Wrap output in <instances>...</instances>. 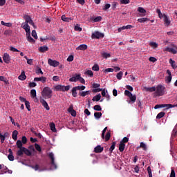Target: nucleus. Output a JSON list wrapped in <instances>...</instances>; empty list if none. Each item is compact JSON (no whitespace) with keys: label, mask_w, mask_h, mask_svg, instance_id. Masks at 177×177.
I'll list each match as a JSON object with an SVG mask.
<instances>
[{"label":"nucleus","mask_w":177,"mask_h":177,"mask_svg":"<svg viewBox=\"0 0 177 177\" xmlns=\"http://www.w3.org/2000/svg\"><path fill=\"white\" fill-rule=\"evenodd\" d=\"M166 88L162 86V84H158L156 88V91L154 93L155 97L164 96L165 95Z\"/></svg>","instance_id":"f257e3e1"},{"label":"nucleus","mask_w":177,"mask_h":177,"mask_svg":"<svg viewBox=\"0 0 177 177\" xmlns=\"http://www.w3.org/2000/svg\"><path fill=\"white\" fill-rule=\"evenodd\" d=\"M52 93H53V91L48 86L44 87L41 91V95L43 96L44 99H52Z\"/></svg>","instance_id":"f03ea898"},{"label":"nucleus","mask_w":177,"mask_h":177,"mask_svg":"<svg viewBox=\"0 0 177 177\" xmlns=\"http://www.w3.org/2000/svg\"><path fill=\"white\" fill-rule=\"evenodd\" d=\"M70 88H71V86H63L62 84H58L55 86V91L57 92H68V91H70Z\"/></svg>","instance_id":"7ed1b4c3"},{"label":"nucleus","mask_w":177,"mask_h":177,"mask_svg":"<svg viewBox=\"0 0 177 177\" xmlns=\"http://www.w3.org/2000/svg\"><path fill=\"white\" fill-rule=\"evenodd\" d=\"M171 46L172 48L166 47L164 49V52H169L170 53H172L173 55L177 54V46L175 44H171Z\"/></svg>","instance_id":"20e7f679"},{"label":"nucleus","mask_w":177,"mask_h":177,"mask_svg":"<svg viewBox=\"0 0 177 177\" xmlns=\"http://www.w3.org/2000/svg\"><path fill=\"white\" fill-rule=\"evenodd\" d=\"M91 38L93 39H100V38H104V34L99 31H95L93 33H92Z\"/></svg>","instance_id":"39448f33"},{"label":"nucleus","mask_w":177,"mask_h":177,"mask_svg":"<svg viewBox=\"0 0 177 177\" xmlns=\"http://www.w3.org/2000/svg\"><path fill=\"white\" fill-rule=\"evenodd\" d=\"M24 19L26 20L24 23L25 26H28V24H30V26H35L34 21H32V19H31V17H30L29 15H25Z\"/></svg>","instance_id":"423d86ee"},{"label":"nucleus","mask_w":177,"mask_h":177,"mask_svg":"<svg viewBox=\"0 0 177 177\" xmlns=\"http://www.w3.org/2000/svg\"><path fill=\"white\" fill-rule=\"evenodd\" d=\"M48 156H49V158H50V160H51V165L53 167V169H57V165L55 162V155L53 154V153H52V152L50 153Z\"/></svg>","instance_id":"0eeeda50"},{"label":"nucleus","mask_w":177,"mask_h":177,"mask_svg":"<svg viewBox=\"0 0 177 177\" xmlns=\"http://www.w3.org/2000/svg\"><path fill=\"white\" fill-rule=\"evenodd\" d=\"M48 63L52 67H57L60 64V62L56 60H52V59H48Z\"/></svg>","instance_id":"6e6552de"},{"label":"nucleus","mask_w":177,"mask_h":177,"mask_svg":"<svg viewBox=\"0 0 177 177\" xmlns=\"http://www.w3.org/2000/svg\"><path fill=\"white\" fill-rule=\"evenodd\" d=\"M40 103L42 104L44 109H46V110H50V108L49 107V105L48 104V102H46L45 99L40 97Z\"/></svg>","instance_id":"1a4fd4ad"},{"label":"nucleus","mask_w":177,"mask_h":177,"mask_svg":"<svg viewBox=\"0 0 177 177\" xmlns=\"http://www.w3.org/2000/svg\"><path fill=\"white\" fill-rule=\"evenodd\" d=\"M166 107V109L168 110V109H173V107H175L174 104H159V109H164Z\"/></svg>","instance_id":"9d476101"},{"label":"nucleus","mask_w":177,"mask_h":177,"mask_svg":"<svg viewBox=\"0 0 177 177\" xmlns=\"http://www.w3.org/2000/svg\"><path fill=\"white\" fill-rule=\"evenodd\" d=\"M3 60L6 63V64H9V63H10V56L9 54H8V53H4L3 56Z\"/></svg>","instance_id":"9b49d317"},{"label":"nucleus","mask_w":177,"mask_h":177,"mask_svg":"<svg viewBox=\"0 0 177 177\" xmlns=\"http://www.w3.org/2000/svg\"><path fill=\"white\" fill-rule=\"evenodd\" d=\"M103 150H104V148L103 147L100 145H97L94 148V153H102Z\"/></svg>","instance_id":"f8f14e48"},{"label":"nucleus","mask_w":177,"mask_h":177,"mask_svg":"<svg viewBox=\"0 0 177 177\" xmlns=\"http://www.w3.org/2000/svg\"><path fill=\"white\" fill-rule=\"evenodd\" d=\"M68 111L70 113L72 117H77V111L73 109V106L68 109Z\"/></svg>","instance_id":"ddd939ff"},{"label":"nucleus","mask_w":177,"mask_h":177,"mask_svg":"<svg viewBox=\"0 0 177 177\" xmlns=\"http://www.w3.org/2000/svg\"><path fill=\"white\" fill-rule=\"evenodd\" d=\"M34 81L35 82H38V81H41L42 84H45V82H46V77H35Z\"/></svg>","instance_id":"4468645a"},{"label":"nucleus","mask_w":177,"mask_h":177,"mask_svg":"<svg viewBox=\"0 0 177 177\" xmlns=\"http://www.w3.org/2000/svg\"><path fill=\"white\" fill-rule=\"evenodd\" d=\"M163 20L165 21V24L168 27L169 24H171V21H169V18H168V16L167 15L164 14L163 15Z\"/></svg>","instance_id":"2eb2a0df"},{"label":"nucleus","mask_w":177,"mask_h":177,"mask_svg":"<svg viewBox=\"0 0 177 177\" xmlns=\"http://www.w3.org/2000/svg\"><path fill=\"white\" fill-rule=\"evenodd\" d=\"M9 155L8 158L10 161H15V156H13V152L12 151V149H8Z\"/></svg>","instance_id":"dca6fc26"},{"label":"nucleus","mask_w":177,"mask_h":177,"mask_svg":"<svg viewBox=\"0 0 177 177\" xmlns=\"http://www.w3.org/2000/svg\"><path fill=\"white\" fill-rule=\"evenodd\" d=\"M23 28H24V30H25V31L26 32V35H31V30L30 29L29 25H24Z\"/></svg>","instance_id":"f3484780"},{"label":"nucleus","mask_w":177,"mask_h":177,"mask_svg":"<svg viewBox=\"0 0 177 177\" xmlns=\"http://www.w3.org/2000/svg\"><path fill=\"white\" fill-rule=\"evenodd\" d=\"M88 46L86 44H81L76 48V50H86Z\"/></svg>","instance_id":"a211bd4d"},{"label":"nucleus","mask_w":177,"mask_h":177,"mask_svg":"<svg viewBox=\"0 0 177 177\" xmlns=\"http://www.w3.org/2000/svg\"><path fill=\"white\" fill-rule=\"evenodd\" d=\"M39 50L41 53H45V52H48V50H49V48H48L47 46H43L39 48Z\"/></svg>","instance_id":"6ab92c4d"},{"label":"nucleus","mask_w":177,"mask_h":177,"mask_svg":"<svg viewBox=\"0 0 177 177\" xmlns=\"http://www.w3.org/2000/svg\"><path fill=\"white\" fill-rule=\"evenodd\" d=\"M18 78L21 81H24L25 80H26L27 76H26V73L24 72V71L21 72V75L18 77Z\"/></svg>","instance_id":"aec40b11"},{"label":"nucleus","mask_w":177,"mask_h":177,"mask_svg":"<svg viewBox=\"0 0 177 177\" xmlns=\"http://www.w3.org/2000/svg\"><path fill=\"white\" fill-rule=\"evenodd\" d=\"M102 99V95L100 94H97V95L94 96L92 99L93 102H99Z\"/></svg>","instance_id":"412c9836"},{"label":"nucleus","mask_w":177,"mask_h":177,"mask_svg":"<svg viewBox=\"0 0 177 177\" xmlns=\"http://www.w3.org/2000/svg\"><path fill=\"white\" fill-rule=\"evenodd\" d=\"M125 150V144L124 142H120L119 145V151L122 153Z\"/></svg>","instance_id":"4be33fe9"},{"label":"nucleus","mask_w":177,"mask_h":177,"mask_svg":"<svg viewBox=\"0 0 177 177\" xmlns=\"http://www.w3.org/2000/svg\"><path fill=\"white\" fill-rule=\"evenodd\" d=\"M130 99L129 103H135L136 102V95H132L129 97Z\"/></svg>","instance_id":"5701e85b"},{"label":"nucleus","mask_w":177,"mask_h":177,"mask_svg":"<svg viewBox=\"0 0 177 177\" xmlns=\"http://www.w3.org/2000/svg\"><path fill=\"white\" fill-rule=\"evenodd\" d=\"M17 135H19V131H17V130H15L12 132V138L13 140H16L17 139Z\"/></svg>","instance_id":"b1692460"},{"label":"nucleus","mask_w":177,"mask_h":177,"mask_svg":"<svg viewBox=\"0 0 177 177\" xmlns=\"http://www.w3.org/2000/svg\"><path fill=\"white\" fill-rule=\"evenodd\" d=\"M61 19L63 21H66L67 23L71 21V17H66L64 15L61 17Z\"/></svg>","instance_id":"393cba45"},{"label":"nucleus","mask_w":177,"mask_h":177,"mask_svg":"<svg viewBox=\"0 0 177 177\" xmlns=\"http://www.w3.org/2000/svg\"><path fill=\"white\" fill-rule=\"evenodd\" d=\"M17 147L18 149H24V147H23V142L20 140H18L17 141Z\"/></svg>","instance_id":"a878e982"},{"label":"nucleus","mask_w":177,"mask_h":177,"mask_svg":"<svg viewBox=\"0 0 177 177\" xmlns=\"http://www.w3.org/2000/svg\"><path fill=\"white\" fill-rule=\"evenodd\" d=\"M30 96L32 99H35V97H37V91H35V89H32L30 91Z\"/></svg>","instance_id":"bb28decb"},{"label":"nucleus","mask_w":177,"mask_h":177,"mask_svg":"<svg viewBox=\"0 0 177 177\" xmlns=\"http://www.w3.org/2000/svg\"><path fill=\"white\" fill-rule=\"evenodd\" d=\"M169 63H170L172 68H174V70H176V68H177V66L175 64V61L174 60H172V59H169Z\"/></svg>","instance_id":"cd10ccee"},{"label":"nucleus","mask_w":177,"mask_h":177,"mask_svg":"<svg viewBox=\"0 0 177 177\" xmlns=\"http://www.w3.org/2000/svg\"><path fill=\"white\" fill-rule=\"evenodd\" d=\"M89 93H91L90 91H82L80 92L79 93L80 96H82V97H85V96H86V95H89Z\"/></svg>","instance_id":"c85d7f7f"},{"label":"nucleus","mask_w":177,"mask_h":177,"mask_svg":"<svg viewBox=\"0 0 177 177\" xmlns=\"http://www.w3.org/2000/svg\"><path fill=\"white\" fill-rule=\"evenodd\" d=\"M23 154H24V149H23V148H21L19 149V150L17 151V156H18L19 157H21Z\"/></svg>","instance_id":"c756f323"},{"label":"nucleus","mask_w":177,"mask_h":177,"mask_svg":"<svg viewBox=\"0 0 177 177\" xmlns=\"http://www.w3.org/2000/svg\"><path fill=\"white\" fill-rule=\"evenodd\" d=\"M70 82H77L78 81V75L73 76L69 79Z\"/></svg>","instance_id":"7c9ffc66"},{"label":"nucleus","mask_w":177,"mask_h":177,"mask_svg":"<svg viewBox=\"0 0 177 177\" xmlns=\"http://www.w3.org/2000/svg\"><path fill=\"white\" fill-rule=\"evenodd\" d=\"M77 91H78V90L76 86L73 88L72 96H73V97H77Z\"/></svg>","instance_id":"2f4dec72"},{"label":"nucleus","mask_w":177,"mask_h":177,"mask_svg":"<svg viewBox=\"0 0 177 177\" xmlns=\"http://www.w3.org/2000/svg\"><path fill=\"white\" fill-rule=\"evenodd\" d=\"M10 119L13 125H15V127H18V128H20V124H19V123H16L15 122V119L12 118V116H10Z\"/></svg>","instance_id":"473e14b6"},{"label":"nucleus","mask_w":177,"mask_h":177,"mask_svg":"<svg viewBox=\"0 0 177 177\" xmlns=\"http://www.w3.org/2000/svg\"><path fill=\"white\" fill-rule=\"evenodd\" d=\"M23 150H24V154H26V156H31V152L30 151L29 149L24 147V148H23Z\"/></svg>","instance_id":"72a5a7b5"},{"label":"nucleus","mask_w":177,"mask_h":177,"mask_svg":"<svg viewBox=\"0 0 177 177\" xmlns=\"http://www.w3.org/2000/svg\"><path fill=\"white\" fill-rule=\"evenodd\" d=\"M140 147L142 149V150H144L145 151L147 150V145H146L145 142H140Z\"/></svg>","instance_id":"f704fd0d"},{"label":"nucleus","mask_w":177,"mask_h":177,"mask_svg":"<svg viewBox=\"0 0 177 177\" xmlns=\"http://www.w3.org/2000/svg\"><path fill=\"white\" fill-rule=\"evenodd\" d=\"M94 117L97 120H99V118H102V113H101V112H95L94 113Z\"/></svg>","instance_id":"c9c22d12"},{"label":"nucleus","mask_w":177,"mask_h":177,"mask_svg":"<svg viewBox=\"0 0 177 177\" xmlns=\"http://www.w3.org/2000/svg\"><path fill=\"white\" fill-rule=\"evenodd\" d=\"M164 115H165V112L162 111L157 115L156 118L157 120H160V118H162Z\"/></svg>","instance_id":"e433bc0d"},{"label":"nucleus","mask_w":177,"mask_h":177,"mask_svg":"<svg viewBox=\"0 0 177 177\" xmlns=\"http://www.w3.org/2000/svg\"><path fill=\"white\" fill-rule=\"evenodd\" d=\"M156 86L147 87L145 89L147 92H156Z\"/></svg>","instance_id":"4c0bfd02"},{"label":"nucleus","mask_w":177,"mask_h":177,"mask_svg":"<svg viewBox=\"0 0 177 177\" xmlns=\"http://www.w3.org/2000/svg\"><path fill=\"white\" fill-rule=\"evenodd\" d=\"M149 18H140L138 19V23H145L146 21H149Z\"/></svg>","instance_id":"58836bf2"},{"label":"nucleus","mask_w":177,"mask_h":177,"mask_svg":"<svg viewBox=\"0 0 177 177\" xmlns=\"http://www.w3.org/2000/svg\"><path fill=\"white\" fill-rule=\"evenodd\" d=\"M26 37H27V40L28 41V42H32V43L35 42V40L33 39L32 37H31V35H26Z\"/></svg>","instance_id":"ea45409f"},{"label":"nucleus","mask_w":177,"mask_h":177,"mask_svg":"<svg viewBox=\"0 0 177 177\" xmlns=\"http://www.w3.org/2000/svg\"><path fill=\"white\" fill-rule=\"evenodd\" d=\"M93 110L95 111H102V106H100V105H95L93 106Z\"/></svg>","instance_id":"a19ab883"},{"label":"nucleus","mask_w":177,"mask_h":177,"mask_svg":"<svg viewBox=\"0 0 177 177\" xmlns=\"http://www.w3.org/2000/svg\"><path fill=\"white\" fill-rule=\"evenodd\" d=\"M35 147L36 149V150L37 151H39V153H41V151H42V149L41 148V146L37 143L35 144Z\"/></svg>","instance_id":"79ce46f5"},{"label":"nucleus","mask_w":177,"mask_h":177,"mask_svg":"<svg viewBox=\"0 0 177 177\" xmlns=\"http://www.w3.org/2000/svg\"><path fill=\"white\" fill-rule=\"evenodd\" d=\"M115 149V142H113L111 147L109 148V151L113 153V150Z\"/></svg>","instance_id":"37998d69"},{"label":"nucleus","mask_w":177,"mask_h":177,"mask_svg":"<svg viewBox=\"0 0 177 177\" xmlns=\"http://www.w3.org/2000/svg\"><path fill=\"white\" fill-rule=\"evenodd\" d=\"M50 127L53 132H56V126L55 125V123H51Z\"/></svg>","instance_id":"c03bdc74"},{"label":"nucleus","mask_w":177,"mask_h":177,"mask_svg":"<svg viewBox=\"0 0 177 177\" xmlns=\"http://www.w3.org/2000/svg\"><path fill=\"white\" fill-rule=\"evenodd\" d=\"M36 74H41V75H44V72L42 71V70L41 69V68L37 67L36 68Z\"/></svg>","instance_id":"a18cd8bd"},{"label":"nucleus","mask_w":177,"mask_h":177,"mask_svg":"<svg viewBox=\"0 0 177 177\" xmlns=\"http://www.w3.org/2000/svg\"><path fill=\"white\" fill-rule=\"evenodd\" d=\"M78 78H77V81H80V82H81V84H85V80H84L82 77L81 75H78Z\"/></svg>","instance_id":"49530a36"},{"label":"nucleus","mask_w":177,"mask_h":177,"mask_svg":"<svg viewBox=\"0 0 177 177\" xmlns=\"http://www.w3.org/2000/svg\"><path fill=\"white\" fill-rule=\"evenodd\" d=\"M32 37H33L35 39H38V36L37 35V31H35V30H32Z\"/></svg>","instance_id":"de8ad7c7"},{"label":"nucleus","mask_w":177,"mask_h":177,"mask_svg":"<svg viewBox=\"0 0 177 177\" xmlns=\"http://www.w3.org/2000/svg\"><path fill=\"white\" fill-rule=\"evenodd\" d=\"M122 75H123V73L122 71H120L117 74L116 77L118 80H122Z\"/></svg>","instance_id":"09e8293b"},{"label":"nucleus","mask_w":177,"mask_h":177,"mask_svg":"<svg viewBox=\"0 0 177 177\" xmlns=\"http://www.w3.org/2000/svg\"><path fill=\"white\" fill-rule=\"evenodd\" d=\"M102 57H104V59H107L109 57H110L111 55H110V53H103L102 55Z\"/></svg>","instance_id":"8fccbe9b"},{"label":"nucleus","mask_w":177,"mask_h":177,"mask_svg":"<svg viewBox=\"0 0 177 177\" xmlns=\"http://www.w3.org/2000/svg\"><path fill=\"white\" fill-rule=\"evenodd\" d=\"M0 81H3L5 84H9V81L6 80V77L3 76H0Z\"/></svg>","instance_id":"3c124183"},{"label":"nucleus","mask_w":177,"mask_h":177,"mask_svg":"<svg viewBox=\"0 0 177 177\" xmlns=\"http://www.w3.org/2000/svg\"><path fill=\"white\" fill-rule=\"evenodd\" d=\"M102 21V17L99 16L93 19L94 23H97Z\"/></svg>","instance_id":"603ef678"},{"label":"nucleus","mask_w":177,"mask_h":177,"mask_svg":"<svg viewBox=\"0 0 177 177\" xmlns=\"http://www.w3.org/2000/svg\"><path fill=\"white\" fill-rule=\"evenodd\" d=\"M129 140V138H128L127 137H124L122 141L120 142V143H123L124 145H125V143H128Z\"/></svg>","instance_id":"864d4df0"},{"label":"nucleus","mask_w":177,"mask_h":177,"mask_svg":"<svg viewBox=\"0 0 177 177\" xmlns=\"http://www.w3.org/2000/svg\"><path fill=\"white\" fill-rule=\"evenodd\" d=\"M12 31L10 30H6L4 31V35H12Z\"/></svg>","instance_id":"5fc2aeb1"},{"label":"nucleus","mask_w":177,"mask_h":177,"mask_svg":"<svg viewBox=\"0 0 177 177\" xmlns=\"http://www.w3.org/2000/svg\"><path fill=\"white\" fill-rule=\"evenodd\" d=\"M124 95H125V96H128V97H129L130 96H132V93H131L128 90H125L124 91Z\"/></svg>","instance_id":"6e6d98bb"},{"label":"nucleus","mask_w":177,"mask_h":177,"mask_svg":"<svg viewBox=\"0 0 177 177\" xmlns=\"http://www.w3.org/2000/svg\"><path fill=\"white\" fill-rule=\"evenodd\" d=\"M110 136H111L110 132L106 133L105 136V142L110 140Z\"/></svg>","instance_id":"4d7b16f0"},{"label":"nucleus","mask_w":177,"mask_h":177,"mask_svg":"<svg viewBox=\"0 0 177 177\" xmlns=\"http://www.w3.org/2000/svg\"><path fill=\"white\" fill-rule=\"evenodd\" d=\"M149 45L150 46H152V48H158V44L154 41L151 42Z\"/></svg>","instance_id":"13d9d810"},{"label":"nucleus","mask_w":177,"mask_h":177,"mask_svg":"<svg viewBox=\"0 0 177 177\" xmlns=\"http://www.w3.org/2000/svg\"><path fill=\"white\" fill-rule=\"evenodd\" d=\"M92 70H93V71H99V65L95 64V65L92 67Z\"/></svg>","instance_id":"bf43d9fd"},{"label":"nucleus","mask_w":177,"mask_h":177,"mask_svg":"<svg viewBox=\"0 0 177 177\" xmlns=\"http://www.w3.org/2000/svg\"><path fill=\"white\" fill-rule=\"evenodd\" d=\"M138 11L140 12V13H146V10H145V8H142V7H139L138 8Z\"/></svg>","instance_id":"052dcab7"},{"label":"nucleus","mask_w":177,"mask_h":177,"mask_svg":"<svg viewBox=\"0 0 177 177\" xmlns=\"http://www.w3.org/2000/svg\"><path fill=\"white\" fill-rule=\"evenodd\" d=\"M85 74H87V75H89L90 77H93V72H92L91 70L86 71Z\"/></svg>","instance_id":"680f3d73"},{"label":"nucleus","mask_w":177,"mask_h":177,"mask_svg":"<svg viewBox=\"0 0 177 177\" xmlns=\"http://www.w3.org/2000/svg\"><path fill=\"white\" fill-rule=\"evenodd\" d=\"M148 174L149 177H153V174H151V168L150 166L147 167Z\"/></svg>","instance_id":"e2e57ef3"},{"label":"nucleus","mask_w":177,"mask_h":177,"mask_svg":"<svg viewBox=\"0 0 177 177\" xmlns=\"http://www.w3.org/2000/svg\"><path fill=\"white\" fill-rule=\"evenodd\" d=\"M171 81H172V76L166 77V82L167 84H169V82H171Z\"/></svg>","instance_id":"0e129e2a"},{"label":"nucleus","mask_w":177,"mask_h":177,"mask_svg":"<svg viewBox=\"0 0 177 177\" xmlns=\"http://www.w3.org/2000/svg\"><path fill=\"white\" fill-rule=\"evenodd\" d=\"M75 31H82V28L80 27V26H78V24H77L76 26H75Z\"/></svg>","instance_id":"69168bd1"},{"label":"nucleus","mask_w":177,"mask_h":177,"mask_svg":"<svg viewBox=\"0 0 177 177\" xmlns=\"http://www.w3.org/2000/svg\"><path fill=\"white\" fill-rule=\"evenodd\" d=\"M21 142H22L24 145H26V143H27V137L23 136V137H22V140H21Z\"/></svg>","instance_id":"338daca9"},{"label":"nucleus","mask_w":177,"mask_h":177,"mask_svg":"<svg viewBox=\"0 0 177 177\" xmlns=\"http://www.w3.org/2000/svg\"><path fill=\"white\" fill-rule=\"evenodd\" d=\"M170 177H176L175 170L174 169H171Z\"/></svg>","instance_id":"774afa93"}]
</instances>
